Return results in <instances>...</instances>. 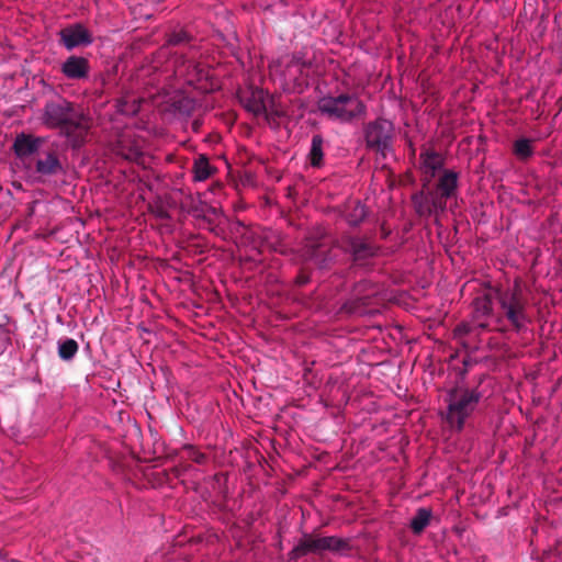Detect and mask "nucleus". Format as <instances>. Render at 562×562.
<instances>
[{
    "mask_svg": "<svg viewBox=\"0 0 562 562\" xmlns=\"http://www.w3.org/2000/svg\"><path fill=\"white\" fill-rule=\"evenodd\" d=\"M493 300H496L502 316L507 319L515 331L520 333L526 329L531 319L527 313L528 301L520 280L516 279L513 286L506 289L488 288L482 295L476 296L472 303L475 319L493 314Z\"/></svg>",
    "mask_w": 562,
    "mask_h": 562,
    "instance_id": "f257e3e1",
    "label": "nucleus"
},
{
    "mask_svg": "<svg viewBox=\"0 0 562 562\" xmlns=\"http://www.w3.org/2000/svg\"><path fill=\"white\" fill-rule=\"evenodd\" d=\"M41 120L44 126L59 130L67 137H83L90 128V120L75 103L61 97L45 103Z\"/></svg>",
    "mask_w": 562,
    "mask_h": 562,
    "instance_id": "f03ea898",
    "label": "nucleus"
},
{
    "mask_svg": "<svg viewBox=\"0 0 562 562\" xmlns=\"http://www.w3.org/2000/svg\"><path fill=\"white\" fill-rule=\"evenodd\" d=\"M482 393L476 389L456 386L447 393L446 422L453 430L461 431L465 422L476 409Z\"/></svg>",
    "mask_w": 562,
    "mask_h": 562,
    "instance_id": "7ed1b4c3",
    "label": "nucleus"
},
{
    "mask_svg": "<svg viewBox=\"0 0 562 562\" xmlns=\"http://www.w3.org/2000/svg\"><path fill=\"white\" fill-rule=\"evenodd\" d=\"M317 109L327 119L341 123H349L366 113L363 102L349 93L323 97L317 102Z\"/></svg>",
    "mask_w": 562,
    "mask_h": 562,
    "instance_id": "20e7f679",
    "label": "nucleus"
},
{
    "mask_svg": "<svg viewBox=\"0 0 562 562\" xmlns=\"http://www.w3.org/2000/svg\"><path fill=\"white\" fill-rule=\"evenodd\" d=\"M349 539L336 536L318 537L312 533H304L297 544L289 552L291 560H297L310 553L323 554L328 551L335 554H344L350 551Z\"/></svg>",
    "mask_w": 562,
    "mask_h": 562,
    "instance_id": "39448f33",
    "label": "nucleus"
},
{
    "mask_svg": "<svg viewBox=\"0 0 562 562\" xmlns=\"http://www.w3.org/2000/svg\"><path fill=\"white\" fill-rule=\"evenodd\" d=\"M363 133L369 149L380 154L383 158L392 150L394 125L391 121L379 117L366 124Z\"/></svg>",
    "mask_w": 562,
    "mask_h": 562,
    "instance_id": "423d86ee",
    "label": "nucleus"
},
{
    "mask_svg": "<svg viewBox=\"0 0 562 562\" xmlns=\"http://www.w3.org/2000/svg\"><path fill=\"white\" fill-rule=\"evenodd\" d=\"M426 183L423 189L412 195V204L415 213L419 217L437 216L439 213L446 211V205L435 196L434 190H425Z\"/></svg>",
    "mask_w": 562,
    "mask_h": 562,
    "instance_id": "0eeeda50",
    "label": "nucleus"
},
{
    "mask_svg": "<svg viewBox=\"0 0 562 562\" xmlns=\"http://www.w3.org/2000/svg\"><path fill=\"white\" fill-rule=\"evenodd\" d=\"M341 243L342 250L351 256L353 262L370 259L378 252V247L367 238L345 235Z\"/></svg>",
    "mask_w": 562,
    "mask_h": 562,
    "instance_id": "6e6552de",
    "label": "nucleus"
},
{
    "mask_svg": "<svg viewBox=\"0 0 562 562\" xmlns=\"http://www.w3.org/2000/svg\"><path fill=\"white\" fill-rule=\"evenodd\" d=\"M175 74L190 86L201 85L200 88H204L202 82L210 76V71L202 64L184 58L176 61Z\"/></svg>",
    "mask_w": 562,
    "mask_h": 562,
    "instance_id": "1a4fd4ad",
    "label": "nucleus"
},
{
    "mask_svg": "<svg viewBox=\"0 0 562 562\" xmlns=\"http://www.w3.org/2000/svg\"><path fill=\"white\" fill-rule=\"evenodd\" d=\"M59 42L71 50L79 46H88L93 42L92 34L81 23L68 25L59 31Z\"/></svg>",
    "mask_w": 562,
    "mask_h": 562,
    "instance_id": "9d476101",
    "label": "nucleus"
},
{
    "mask_svg": "<svg viewBox=\"0 0 562 562\" xmlns=\"http://www.w3.org/2000/svg\"><path fill=\"white\" fill-rule=\"evenodd\" d=\"M378 291L368 281L359 282L353 289V297L347 301L342 308L352 314H361L363 308L371 304Z\"/></svg>",
    "mask_w": 562,
    "mask_h": 562,
    "instance_id": "9b49d317",
    "label": "nucleus"
},
{
    "mask_svg": "<svg viewBox=\"0 0 562 562\" xmlns=\"http://www.w3.org/2000/svg\"><path fill=\"white\" fill-rule=\"evenodd\" d=\"M35 172L42 178L55 177L65 172L56 148H49L36 158Z\"/></svg>",
    "mask_w": 562,
    "mask_h": 562,
    "instance_id": "f8f14e48",
    "label": "nucleus"
},
{
    "mask_svg": "<svg viewBox=\"0 0 562 562\" xmlns=\"http://www.w3.org/2000/svg\"><path fill=\"white\" fill-rule=\"evenodd\" d=\"M304 258L318 269H328L335 263L336 256L333 254V249L329 246L313 243L306 246Z\"/></svg>",
    "mask_w": 562,
    "mask_h": 562,
    "instance_id": "ddd939ff",
    "label": "nucleus"
},
{
    "mask_svg": "<svg viewBox=\"0 0 562 562\" xmlns=\"http://www.w3.org/2000/svg\"><path fill=\"white\" fill-rule=\"evenodd\" d=\"M45 140V137L20 133L14 138L12 150L19 159H25L37 153Z\"/></svg>",
    "mask_w": 562,
    "mask_h": 562,
    "instance_id": "4468645a",
    "label": "nucleus"
},
{
    "mask_svg": "<svg viewBox=\"0 0 562 562\" xmlns=\"http://www.w3.org/2000/svg\"><path fill=\"white\" fill-rule=\"evenodd\" d=\"M458 190V173L453 170H445L440 176L436 190H434L435 196L440 200L447 206V201L450 198L456 196Z\"/></svg>",
    "mask_w": 562,
    "mask_h": 562,
    "instance_id": "2eb2a0df",
    "label": "nucleus"
},
{
    "mask_svg": "<svg viewBox=\"0 0 562 562\" xmlns=\"http://www.w3.org/2000/svg\"><path fill=\"white\" fill-rule=\"evenodd\" d=\"M89 60L82 56L71 55L61 65V72L65 77L79 80L88 77Z\"/></svg>",
    "mask_w": 562,
    "mask_h": 562,
    "instance_id": "dca6fc26",
    "label": "nucleus"
},
{
    "mask_svg": "<svg viewBox=\"0 0 562 562\" xmlns=\"http://www.w3.org/2000/svg\"><path fill=\"white\" fill-rule=\"evenodd\" d=\"M341 216L350 226H358L368 215L366 205L360 200H348L341 209Z\"/></svg>",
    "mask_w": 562,
    "mask_h": 562,
    "instance_id": "f3484780",
    "label": "nucleus"
},
{
    "mask_svg": "<svg viewBox=\"0 0 562 562\" xmlns=\"http://www.w3.org/2000/svg\"><path fill=\"white\" fill-rule=\"evenodd\" d=\"M420 159L423 161L424 171L429 176V178L435 177L436 172L443 166L441 155L434 150H425L420 154Z\"/></svg>",
    "mask_w": 562,
    "mask_h": 562,
    "instance_id": "a211bd4d",
    "label": "nucleus"
},
{
    "mask_svg": "<svg viewBox=\"0 0 562 562\" xmlns=\"http://www.w3.org/2000/svg\"><path fill=\"white\" fill-rule=\"evenodd\" d=\"M432 512L429 508L420 507L416 510L415 516L411 519L409 527L415 535H420L430 524Z\"/></svg>",
    "mask_w": 562,
    "mask_h": 562,
    "instance_id": "6ab92c4d",
    "label": "nucleus"
},
{
    "mask_svg": "<svg viewBox=\"0 0 562 562\" xmlns=\"http://www.w3.org/2000/svg\"><path fill=\"white\" fill-rule=\"evenodd\" d=\"M323 145L324 139L322 135L315 134L312 137L311 148L308 153V159L313 167H321L323 164Z\"/></svg>",
    "mask_w": 562,
    "mask_h": 562,
    "instance_id": "aec40b11",
    "label": "nucleus"
},
{
    "mask_svg": "<svg viewBox=\"0 0 562 562\" xmlns=\"http://www.w3.org/2000/svg\"><path fill=\"white\" fill-rule=\"evenodd\" d=\"M194 178L198 181L209 179L213 172L209 158L205 155H200L193 164Z\"/></svg>",
    "mask_w": 562,
    "mask_h": 562,
    "instance_id": "412c9836",
    "label": "nucleus"
},
{
    "mask_svg": "<svg viewBox=\"0 0 562 562\" xmlns=\"http://www.w3.org/2000/svg\"><path fill=\"white\" fill-rule=\"evenodd\" d=\"M79 350L78 342L72 338L58 341V357L64 361H70Z\"/></svg>",
    "mask_w": 562,
    "mask_h": 562,
    "instance_id": "4be33fe9",
    "label": "nucleus"
},
{
    "mask_svg": "<svg viewBox=\"0 0 562 562\" xmlns=\"http://www.w3.org/2000/svg\"><path fill=\"white\" fill-rule=\"evenodd\" d=\"M171 106L176 113L189 116L195 110V101L192 98L180 95L172 100Z\"/></svg>",
    "mask_w": 562,
    "mask_h": 562,
    "instance_id": "5701e85b",
    "label": "nucleus"
},
{
    "mask_svg": "<svg viewBox=\"0 0 562 562\" xmlns=\"http://www.w3.org/2000/svg\"><path fill=\"white\" fill-rule=\"evenodd\" d=\"M142 102V99L125 97L117 100L116 106L122 114L134 116L139 112Z\"/></svg>",
    "mask_w": 562,
    "mask_h": 562,
    "instance_id": "b1692460",
    "label": "nucleus"
},
{
    "mask_svg": "<svg viewBox=\"0 0 562 562\" xmlns=\"http://www.w3.org/2000/svg\"><path fill=\"white\" fill-rule=\"evenodd\" d=\"M514 154L520 160H527L533 155L531 140L528 138H519L514 143Z\"/></svg>",
    "mask_w": 562,
    "mask_h": 562,
    "instance_id": "393cba45",
    "label": "nucleus"
},
{
    "mask_svg": "<svg viewBox=\"0 0 562 562\" xmlns=\"http://www.w3.org/2000/svg\"><path fill=\"white\" fill-rule=\"evenodd\" d=\"M191 35L184 30H175L167 35L168 46H183L191 42Z\"/></svg>",
    "mask_w": 562,
    "mask_h": 562,
    "instance_id": "a878e982",
    "label": "nucleus"
},
{
    "mask_svg": "<svg viewBox=\"0 0 562 562\" xmlns=\"http://www.w3.org/2000/svg\"><path fill=\"white\" fill-rule=\"evenodd\" d=\"M246 109L255 115L266 114L268 116L267 105L260 94L258 97L254 94L252 98L247 101Z\"/></svg>",
    "mask_w": 562,
    "mask_h": 562,
    "instance_id": "bb28decb",
    "label": "nucleus"
},
{
    "mask_svg": "<svg viewBox=\"0 0 562 562\" xmlns=\"http://www.w3.org/2000/svg\"><path fill=\"white\" fill-rule=\"evenodd\" d=\"M183 451L187 453V458L198 464H204L207 460L205 453L198 450L195 447L187 445L183 447Z\"/></svg>",
    "mask_w": 562,
    "mask_h": 562,
    "instance_id": "cd10ccee",
    "label": "nucleus"
},
{
    "mask_svg": "<svg viewBox=\"0 0 562 562\" xmlns=\"http://www.w3.org/2000/svg\"><path fill=\"white\" fill-rule=\"evenodd\" d=\"M474 330V327L471 325V324H468V323H461L459 324L453 333H454V336L456 337H463L465 335H469L471 334L472 331Z\"/></svg>",
    "mask_w": 562,
    "mask_h": 562,
    "instance_id": "c85d7f7f",
    "label": "nucleus"
},
{
    "mask_svg": "<svg viewBox=\"0 0 562 562\" xmlns=\"http://www.w3.org/2000/svg\"><path fill=\"white\" fill-rule=\"evenodd\" d=\"M308 66L306 61H302L301 59L293 58L289 64V70L295 69L300 75H304V69Z\"/></svg>",
    "mask_w": 562,
    "mask_h": 562,
    "instance_id": "c756f323",
    "label": "nucleus"
},
{
    "mask_svg": "<svg viewBox=\"0 0 562 562\" xmlns=\"http://www.w3.org/2000/svg\"><path fill=\"white\" fill-rule=\"evenodd\" d=\"M310 281V276L307 273H305L304 271H302L297 277H296V283L299 285H304L306 284L307 282Z\"/></svg>",
    "mask_w": 562,
    "mask_h": 562,
    "instance_id": "7c9ffc66",
    "label": "nucleus"
},
{
    "mask_svg": "<svg viewBox=\"0 0 562 562\" xmlns=\"http://www.w3.org/2000/svg\"><path fill=\"white\" fill-rule=\"evenodd\" d=\"M475 328L480 329V331H482V330H488V324H487V323H485V322H483V323H479V324L476 325V327H475Z\"/></svg>",
    "mask_w": 562,
    "mask_h": 562,
    "instance_id": "2f4dec72",
    "label": "nucleus"
},
{
    "mask_svg": "<svg viewBox=\"0 0 562 562\" xmlns=\"http://www.w3.org/2000/svg\"><path fill=\"white\" fill-rule=\"evenodd\" d=\"M136 156H137V153L136 151H132L131 154L126 155L125 158L126 159H134Z\"/></svg>",
    "mask_w": 562,
    "mask_h": 562,
    "instance_id": "473e14b6",
    "label": "nucleus"
},
{
    "mask_svg": "<svg viewBox=\"0 0 562 562\" xmlns=\"http://www.w3.org/2000/svg\"><path fill=\"white\" fill-rule=\"evenodd\" d=\"M159 216H160L161 218H166V217H167V213L162 211V212H160V213H159Z\"/></svg>",
    "mask_w": 562,
    "mask_h": 562,
    "instance_id": "72a5a7b5",
    "label": "nucleus"
}]
</instances>
